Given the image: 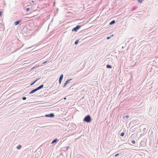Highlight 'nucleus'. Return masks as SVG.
<instances>
[{
    "label": "nucleus",
    "mask_w": 158,
    "mask_h": 158,
    "mask_svg": "<svg viewBox=\"0 0 158 158\" xmlns=\"http://www.w3.org/2000/svg\"><path fill=\"white\" fill-rule=\"evenodd\" d=\"M83 121L87 123H90L92 121V118L89 115L86 116L83 119Z\"/></svg>",
    "instance_id": "1"
},
{
    "label": "nucleus",
    "mask_w": 158,
    "mask_h": 158,
    "mask_svg": "<svg viewBox=\"0 0 158 158\" xmlns=\"http://www.w3.org/2000/svg\"><path fill=\"white\" fill-rule=\"evenodd\" d=\"M81 26H82L81 25H77L75 27H74L72 29V31L77 32Z\"/></svg>",
    "instance_id": "2"
},
{
    "label": "nucleus",
    "mask_w": 158,
    "mask_h": 158,
    "mask_svg": "<svg viewBox=\"0 0 158 158\" xmlns=\"http://www.w3.org/2000/svg\"><path fill=\"white\" fill-rule=\"evenodd\" d=\"M54 114L53 113H50L49 114H46L45 115V117L50 118H53L54 116Z\"/></svg>",
    "instance_id": "3"
},
{
    "label": "nucleus",
    "mask_w": 158,
    "mask_h": 158,
    "mask_svg": "<svg viewBox=\"0 0 158 158\" xmlns=\"http://www.w3.org/2000/svg\"><path fill=\"white\" fill-rule=\"evenodd\" d=\"M22 21V20H18L17 21H15L14 22V24H15V25H18L20 22L21 21Z\"/></svg>",
    "instance_id": "4"
},
{
    "label": "nucleus",
    "mask_w": 158,
    "mask_h": 158,
    "mask_svg": "<svg viewBox=\"0 0 158 158\" xmlns=\"http://www.w3.org/2000/svg\"><path fill=\"white\" fill-rule=\"evenodd\" d=\"M58 140H59L57 139V138L53 140H52V142L51 143V144L54 143H56V142L57 141H58Z\"/></svg>",
    "instance_id": "5"
},
{
    "label": "nucleus",
    "mask_w": 158,
    "mask_h": 158,
    "mask_svg": "<svg viewBox=\"0 0 158 158\" xmlns=\"http://www.w3.org/2000/svg\"><path fill=\"white\" fill-rule=\"evenodd\" d=\"M77 158H84V157L83 156L80 154L77 155Z\"/></svg>",
    "instance_id": "6"
},
{
    "label": "nucleus",
    "mask_w": 158,
    "mask_h": 158,
    "mask_svg": "<svg viewBox=\"0 0 158 158\" xmlns=\"http://www.w3.org/2000/svg\"><path fill=\"white\" fill-rule=\"evenodd\" d=\"M36 91L35 89H34L32 90L29 93V94H32Z\"/></svg>",
    "instance_id": "7"
},
{
    "label": "nucleus",
    "mask_w": 158,
    "mask_h": 158,
    "mask_svg": "<svg viewBox=\"0 0 158 158\" xmlns=\"http://www.w3.org/2000/svg\"><path fill=\"white\" fill-rule=\"evenodd\" d=\"M115 23V20H113L112 21H111L109 23L110 25H112V24H114Z\"/></svg>",
    "instance_id": "8"
},
{
    "label": "nucleus",
    "mask_w": 158,
    "mask_h": 158,
    "mask_svg": "<svg viewBox=\"0 0 158 158\" xmlns=\"http://www.w3.org/2000/svg\"><path fill=\"white\" fill-rule=\"evenodd\" d=\"M112 67L111 65L109 64L106 65V68L108 69H111Z\"/></svg>",
    "instance_id": "9"
},
{
    "label": "nucleus",
    "mask_w": 158,
    "mask_h": 158,
    "mask_svg": "<svg viewBox=\"0 0 158 158\" xmlns=\"http://www.w3.org/2000/svg\"><path fill=\"white\" fill-rule=\"evenodd\" d=\"M72 80V79H68L65 82L67 83V84H69V82L70 81Z\"/></svg>",
    "instance_id": "10"
},
{
    "label": "nucleus",
    "mask_w": 158,
    "mask_h": 158,
    "mask_svg": "<svg viewBox=\"0 0 158 158\" xmlns=\"http://www.w3.org/2000/svg\"><path fill=\"white\" fill-rule=\"evenodd\" d=\"M22 147V146L21 145H18L17 147L16 148L18 149H20Z\"/></svg>",
    "instance_id": "11"
},
{
    "label": "nucleus",
    "mask_w": 158,
    "mask_h": 158,
    "mask_svg": "<svg viewBox=\"0 0 158 158\" xmlns=\"http://www.w3.org/2000/svg\"><path fill=\"white\" fill-rule=\"evenodd\" d=\"M63 77V74H61L60 75L59 79H60V80H62Z\"/></svg>",
    "instance_id": "12"
},
{
    "label": "nucleus",
    "mask_w": 158,
    "mask_h": 158,
    "mask_svg": "<svg viewBox=\"0 0 158 158\" xmlns=\"http://www.w3.org/2000/svg\"><path fill=\"white\" fill-rule=\"evenodd\" d=\"M79 41V40H76L75 42V44L76 45L77 44H78Z\"/></svg>",
    "instance_id": "13"
},
{
    "label": "nucleus",
    "mask_w": 158,
    "mask_h": 158,
    "mask_svg": "<svg viewBox=\"0 0 158 158\" xmlns=\"http://www.w3.org/2000/svg\"><path fill=\"white\" fill-rule=\"evenodd\" d=\"M44 86V85L42 84V85H41L40 86H39V88L40 89H41Z\"/></svg>",
    "instance_id": "14"
},
{
    "label": "nucleus",
    "mask_w": 158,
    "mask_h": 158,
    "mask_svg": "<svg viewBox=\"0 0 158 158\" xmlns=\"http://www.w3.org/2000/svg\"><path fill=\"white\" fill-rule=\"evenodd\" d=\"M143 143V142H141L140 143V146H144V145Z\"/></svg>",
    "instance_id": "15"
},
{
    "label": "nucleus",
    "mask_w": 158,
    "mask_h": 158,
    "mask_svg": "<svg viewBox=\"0 0 158 158\" xmlns=\"http://www.w3.org/2000/svg\"><path fill=\"white\" fill-rule=\"evenodd\" d=\"M129 116L128 115H126L124 117H123L124 118H129Z\"/></svg>",
    "instance_id": "16"
},
{
    "label": "nucleus",
    "mask_w": 158,
    "mask_h": 158,
    "mask_svg": "<svg viewBox=\"0 0 158 158\" xmlns=\"http://www.w3.org/2000/svg\"><path fill=\"white\" fill-rule=\"evenodd\" d=\"M67 84H68L66 82H65L64 84V85L63 86V88L65 87Z\"/></svg>",
    "instance_id": "17"
},
{
    "label": "nucleus",
    "mask_w": 158,
    "mask_h": 158,
    "mask_svg": "<svg viewBox=\"0 0 158 158\" xmlns=\"http://www.w3.org/2000/svg\"><path fill=\"white\" fill-rule=\"evenodd\" d=\"M124 132H122L120 134V135L121 136H123L124 135Z\"/></svg>",
    "instance_id": "18"
},
{
    "label": "nucleus",
    "mask_w": 158,
    "mask_h": 158,
    "mask_svg": "<svg viewBox=\"0 0 158 158\" xmlns=\"http://www.w3.org/2000/svg\"><path fill=\"white\" fill-rule=\"evenodd\" d=\"M143 0H137L138 2L140 3H141Z\"/></svg>",
    "instance_id": "19"
},
{
    "label": "nucleus",
    "mask_w": 158,
    "mask_h": 158,
    "mask_svg": "<svg viewBox=\"0 0 158 158\" xmlns=\"http://www.w3.org/2000/svg\"><path fill=\"white\" fill-rule=\"evenodd\" d=\"M40 77L39 78L36 79L35 81H34V82H35L34 83H35L36 81H37L38 80L40 79Z\"/></svg>",
    "instance_id": "20"
},
{
    "label": "nucleus",
    "mask_w": 158,
    "mask_h": 158,
    "mask_svg": "<svg viewBox=\"0 0 158 158\" xmlns=\"http://www.w3.org/2000/svg\"><path fill=\"white\" fill-rule=\"evenodd\" d=\"M40 77L39 78L36 79L35 81H34V82H35L34 83H35L36 81H37L38 80L40 79Z\"/></svg>",
    "instance_id": "21"
},
{
    "label": "nucleus",
    "mask_w": 158,
    "mask_h": 158,
    "mask_svg": "<svg viewBox=\"0 0 158 158\" xmlns=\"http://www.w3.org/2000/svg\"><path fill=\"white\" fill-rule=\"evenodd\" d=\"M22 99H23V100H26V99H27V98H26V97H23V98H22Z\"/></svg>",
    "instance_id": "22"
},
{
    "label": "nucleus",
    "mask_w": 158,
    "mask_h": 158,
    "mask_svg": "<svg viewBox=\"0 0 158 158\" xmlns=\"http://www.w3.org/2000/svg\"><path fill=\"white\" fill-rule=\"evenodd\" d=\"M62 81V80H60V79H59V84H60H60H61Z\"/></svg>",
    "instance_id": "23"
},
{
    "label": "nucleus",
    "mask_w": 158,
    "mask_h": 158,
    "mask_svg": "<svg viewBox=\"0 0 158 158\" xmlns=\"http://www.w3.org/2000/svg\"><path fill=\"white\" fill-rule=\"evenodd\" d=\"M35 89H36V91H37L40 89L39 87H38L37 88H35Z\"/></svg>",
    "instance_id": "24"
},
{
    "label": "nucleus",
    "mask_w": 158,
    "mask_h": 158,
    "mask_svg": "<svg viewBox=\"0 0 158 158\" xmlns=\"http://www.w3.org/2000/svg\"><path fill=\"white\" fill-rule=\"evenodd\" d=\"M30 10V8H27L26 9V10L27 11H28Z\"/></svg>",
    "instance_id": "25"
},
{
    "label": "nucleus",
    "mask_w": 158,
    "mask_h": 158,
    "mask_svg": "<svg viewBox=\"0 0 158 158\" xmlns=\"http://www.w3.org/2000/svg\"><path fill=\"white\" fill-rule=\"evenodd\" d=\"M35 82H33L32 83H31L30 84V85L32 86L35 83H34Z\"/></svg>",
    "instance_id": "26"
},
{
    "label": "nucleus",
    "mask_w": 158,
    "mask_h": 158,
    "mask_svg": "<svg viewBox=\"0 0 158 158\" xmlns=\"http://www.w3.org/2000/svg\"><path fill=\"white\" fill-rule=\"evenodd\" d=\"M131 142L132 143L135 144V141L134 140H133L131 141Z\"/></svg>",
    "instance_id": "27"
},
{
    "label": "nucleus",
    "mask_w": 158,
    "mask_h": 158,
    "mask_svg": "<svg viewBox=\"0 0 158 158\" xmlns=\"http://www.w3.org/2000/svg\"><path fill=\"white\" fill-rule=\"evenodd\" d=\"M119 155V153L116 154L115 155V157H117V156H118Z\"/></svg>",
    "instance_id": "28"
},
{
    "label": "nucleus",
    "mask_w": 158,
    "mask_h": 158,
    "mask_svg": "<svg viewBox=\"0 0 158 158\" xmlns=\"http://www.w3.org/2000/svg\"><path fill=\"white\" fill-rule=\"evenodd\" d=\"M111 38V36H110V37H107V40H109Z\"/></svg>",
    "instance_id": "29"
},
{
    "label": "nucleus",
    "mask_w": 158,
    "mask_h": 158,
    "mask_svg": "<svg viewBox=\"0 0 158 158\" xmlns=\"http://www.w3.org/2000/svg\"><path fill=\"white\" fill-rule=\"evenodd\" d=\"M2 12L1 11H0V16L2 15Z\"/></svg>",
    "instance_id": "30"
},
{
    "label": "nucleus",
    "mask_w": 158,
    "mask_h": 158,
    "mask_svg": "<svg viewBox=\"0 0 158 158\" xmlns=\"http://www.w3.org/2000/svg\"><path fill=\"white\" fill-rule=\"evenodd\" d=\"M69 146H68L66 147V149L68 150L69 149Z\"/></svg>",
    "instance_id": "31"
},
{
    "label": "nucleus",
    "mask_w": 158,
    "mask_h": 158,
    "mask_svg": "<svg viewBox=\"0 0 158 158\" xmlns=\"http://www.w3.org/2000/svg\"><path fill=\"white\" fill-rule=\"evenodd\" d=\"M47 62V61H45V62H44V63H43V64H45V63H46Z\"/></svg>",
    "instance_id": "32"
},
{
    "label": "nucleus",
    "mask_w": 158,
    "mask_h": 158,
    "mask_svg": "<svg viewBox=\"0 0 158 158\" xmlns=\"http://www.w3.org/2000/svg\"><path fill=\"white\" fill-rule=\"evenodd\" d=\"M70 89H73V88H72V86H71L70 87H69Z\"/></svg>",
    "instance_id": "33"
},
{
    "label": "nucleus",
    "mask_w": 158,
    "mask_h": 158,
    "mask_svg": "<svg viewBox=\"0 0 158 158\" xmlns=\"http://www.w3.org/2000/svg\"><path fill=\"white\" fill-rule=\"evenodd\" d=\"M64 100H66V97H64Z\"/></svg>",
    "instance_id": "34"
},
{
    "label": "nucleus",
    "mask_w": 158,
    "mask_h": 158,
    "mask_svg": "<svg viewBox=\"0 0 158 158\" xmlns=\"http://www.w3.org/2000/svg\"><path fill=\"white\" fill-rule=\"evenodd\" d=\"M113 35H111V36H111V37H112V36H113Z\"/></svg>",
    "instance_id": "35"
},
{
    "label": "nucleus",
    "mask_w": 158,
    "mask_h": 158,
    "mask_svg": "<svg viewBox=\"0 0 158 158\" xmlns=\"http://www.w3.org/2000/svg\"><path fill=\"white\" fill-rule=\"evenodd\" d=\"M32 2H34L33 1H32Z\"/></svg>",
    "instance_id": "36"
},
{
    "label": "nucleus",
    "mask_w": 158,
    "mask_h": 158,
    "mask_svg": "<svg viewBox=\"0 0 158 158\" xmlns=\"http://www.w3.org/2000/svg\"><path fill=\"white\" fill-rule=\"evenodd\" d=\"M135 10V9H134L133 10Z\"/></svg>",
    "instance_id": "37"
}]
</instances>
